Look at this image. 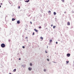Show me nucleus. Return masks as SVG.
Here are the masks:
<instances>
[{"label":"nucleus","instance_id":"obj_10","mask_svg":"<svg viewBox=\"0 0 74 74\" xmlns=\"http://www.w3.org/2000/svg\"><path fill=\"white\" fill-rule=\"evenodd\" d=\"M50 42H52V40H49Z\"/></svg>","mask_w":74,"mask_h":74},{"label":"nucleus","instance_id":"obj_24","mask_svg":"<svg viewBox=\"0 0 74 74\" xmlns=\"http://www.w3.org/2000/svg\"><path fill=\"white\" fill-rule=\"evenodd\" d=\"M21 58H19V60H21Z\"/></svg>","mask_w":74,"mask_h":74},{"label":"nucleus","instance_id":"obj_13","mask_svg":"<svg viewBox=\"0 0 74 74\" xmlns=\"http://www.w3.org/2000/svg\"><path fill=\"white\" fill-rule=\"evenodd\" d=\"M40 38L42 40H43V38H42V37H41Z\"/></svg>","mask_w":74,"mask_h":74},{"label":"nucleus","instance_id":"obj_3","mask_svg":"<svg viewBox=\"0 0 74 74\" xmlns=\"http://www.w3.org/2000/svg\"><path fill=\"white\" fill-rule=\"evenodd\" d=\"M28 70H29V71H31L32 70V68H29Z\"/></svg>","mask_w":74,"mask_h":74},{"label":"nucleus","instance_id":"obj_29","mask_svg":"<svg viewBox=\"0 0 74 74\" xmlns=\"http://www.w3.org/2000/svg\"><path fill=\"white\" fill-rule=\"evenodd\" d=\"M45 52L46 53H47V51H45Z\"/></svg>","mask_w":74,"mask_h":74},{"label":"nucleus","instance_id":"obj_33","mask_svg":"<svg viewBox=\"0 0 74 74\" xmlns=\"http://www.w3.org/2000/svg\"><path fill=\"white\" fill-rule=\"evenodd\" d=\"M66 13V12H65V13Z\"/></svg>","mask_w":74,"mask_h":74},{"label":"nucleus","instance_id":"obj_17","mask_svg":"<svg viewBox=\"0 0 74 74\" xmlns=\"http://www.w3.org/2000/svg\"><path fill=\"white\" fill-rule=\"evenodd\" d=\"M32 35L33 36H34V32H33Z\"/></svg>","mask_w":74,"mask_h":74},{"label":"nucleus","instance_id":"obj_30","mask_svg":"<svg viewBox=\"0 0 74 74\" xmlns=\"http://www.w3.org/2000/svg\"><path fill=\"white\" fill-rule=\"evenodd\" d=\"M1 7V6L0 5V8Z\"/></svg>","mask_w":74,"mask_h":74},{"label":"nucleus","instance_id":"obj_22","mask_svg":"<svg viewBox=\"0 0 74 74\" xmlns=\"http://www.w3.org/2000/svg\"><path fill=\"white\" fill-rule=\"evenodd\" d=\"M51 27H52V26H53V25L52 24L51 25Z\"/></svg>","mask_w":74,"mask_h":74},{"label":"nucleus","instance_id":"obj_6","mask_svg":"<svg viewBox=\"0 0 74 74\" xmlns=\"http://www.w3.org/2000/svg\"><path fill=\"white\" fill-rule=\"evenodd\" d=\"M34 31H35L36 32H38V31L36 29H34Z\"/></svg>","mask_w":74,"mask_h":74},{"label":"nucleus","instance_id":"obj_20","mask_svg":"<svg viewBox=\"0 0 74 74\" xmlns=\"http://www.w3.org/2000/svg\"><path fill=\"white\" fill-rule=\"evenodd\" d=\"M44 71H46V70H45V69H44Z\"/></svg>","mask_w":74,"mask_h":74},{"label":"nucleus","instance_id":"obj_28","mask_svg":"<svg viewBox=\"0 0 74 74\" xmlns=\"http://www.w3.org/2000/svg\"><path fill=\"white\" fill-rule=\"evenodd\" d=\"M1 5H2V3H1Z\"/></svg>","mask_w":74,"mask_h":74},{"label":"nucleus","instance_id":"obj_25","mask_svg":"<svg viewBox=\"0 0 74 74\" xmlns=\"http://www.w3.org/2000/svg\"><path fill=\"white\" fill-rule=\"evenodd\" d=\"M18 8H19V9L20 8V6L18 7Z\"/></svg>","mask_w":74,"mask_h":74},{"label":"nucleus","instance_id":"obj_16","mask_svg":"<svg viewBox=\"0 0 74 74\" xmlns=\"http://www.w3.org/2000/svg\"><path fill=\"white\" fill-rule=\"evenodd\" d=\"M39 29H41V27L40 26L39 27Z\"/></svg>","mask_w":74,"mask_h":74},{"label":"nucleus","instance_id":"obj_8","mask_svg":"<svg viewBox=\"0 0 74 74\" xmlns=\"http://www.w3.org/2000/svg\"><path fill=\"white\" fill-rule=\"evenodd\" d=\"M53 14H54V15H55L56 14V12H54Z\"/></svg>","mask_w":74,"mask_h":74},{"label":"nucleus","instance_id":"obj_34","mask_svg":"<svg viewBox=\"0 0 74 74\" xmlns=\"http://www.w3.org/2000/svg\"><path fill=\"white\" fill-rule=\"evenodd\" d=\"M27 37H26V38H27Z\"/></svg>","mask_w":74,"mask_h":74},{"label":"nucleus","instance_id":"obj_1","mask_svg":"<svg viewBox=\"0 0 74 74\" xmlns=\"http://www.w3.org/2000/svg\"><path fill=\"white\" fill-rule=\"evenodd\" d=\"M1 46L2 48H4L5 47V45L4 44L2 43L1 44Z\"/></svg>","mask_w":74,"mask_h":74},{"label":"nucleus","instance_id":"obj_35","mask_svg":"<svg viewBox=\"0 0 74 74\" xmlns=\"http://www.w3.org/2000/svg\"><path fill=\"white\" fill-rule=\"evenodd\" d=\"M27 37H26V38H27Z\"/></svg>","mask_w":74,"mask_h":74},{"label":"nucleus","instance_id":"obj_2","mask_svg":"<svg viewBox=\"0 0 74 74\" xmlns=\"http://www.w3.org/2000/svg\"><path fill=\"white\" fill-rule=\"evenodd\" d=\"M66 56H68V57H69L70 56V54L69 53L67 54Z\"/></svg>","mask_w":74,"mask_h":74},{"label":"nucleus","instance_id":"obj_19","mask_svg":"<svg viewBox=\"0 0 74 74\" xmlns=\"http://www.w3.org/2000/svg\"><path fill=\"white\" fill-rule=\"evenodd\" d=\"M47 60L48 61V62H49V59H47Z\"/></svg>","mask_w":74,"mask_h":74},{"label":"nucleus","instance_id":"obj_9","mask_svg":"<svg viewBox=\"0 0 74 74\" xmlns=\"http://www.w3.org/2000/svg\"><path fill=\"white\" fill-rule=\"evenodd\" d=\"M16 69H14V70H13V71H14V72H15V71H16Z\"/></svg>","mask_w":74,"mask_h":74},{"label":"nucleus","instance_id":"obj_31","mask_svg":"<svg viewBox=\"0 0 74 74\" xmlns=\"http://www.w3.org/2000/svg\"><path fill=\"white\" fill-rule=\"evenodd\" d=\"M9 74H11V73H10Z\"/></svg>","mask_w":74,"mask_h":74},{"label":"nucleus","instance_id":"obj_21","mask_svg":"<svg viewBox=\"0 0 74 74\" xmlns=\"http://www.w3.org/2000/svg\"><path fill=\"white\" fill-rule=\"evenodd\" d=\"M23 48H25L24 46H23Z\"/></svg>","mask_w":74,"mask_h":74},{"label":"nucleus","instance_id":"obj_27","mask_svg":"<svg viewBox=\"0 0 74 74\" xmlns=\"http://www.w3.org/2000/svg\"><path fill=\"white\" fill-rule=\"evenodd\" d=\"M30 23H31V24H32V22H31Z\"/></svg>","mask_w":74,"mask_h":74},{"label":"nucleus","instance_id":"obj_7","mask_svg":"<svg viewBox=\"0 0 74 74\" xmlns=\"http://www.w3.org/2000/svg\"><path fill=\"white\" fill-rule=\"evenodd\" d=\"M15 19H16L15 18H12V21H15Z\"/></svg>","mask_w":74,"mask_h":74},{"label":"nucleus","instance_id":"obj_14","mask_svg":"<svg viewBox=\"0 0 74 74\" xmlns=\"http://www.w3.org/2000/svg\"><path fill=\"white\" fill-rule=\"evenodd\" d=\"M61 1L62 2H64V0H61Z\"/></svg>","mask_w":74,"mask_h":74},{"label":"nucleus","instance_id":"obj_12","mask_svg":"<svg viewBox=\"0 0 74 74\" xmlns=\"http://www.w3.org/2000/svg\"><path fill=\"white\" fill-rule=\"evenodd\" d=\"M48 12L49 14V13H51V12L50 11H49Z\"/></svg>","mask_w":74,"mask_h":74},{"label":"nucleus","instance_id":"obj_26","mask_svg":"<svg viewBox=\"0 0 74 74\" xmlns=\"http://www.w3.org/2000/svg\"><path fill=\"white\" fill-rule=\"evenodd\" d=\"M67 63H69V61H66Z\"/></svg>","mask_w":74,"mask_h":74},{"label":"nucleus","instance_id":"obj_4","mask_svg":"<svg viewBox=\"0 0 74 74\" xmlns=\"http://www.w3.org/2000/svg\"><path fill=\"white\" fill-rule=\"evenodd\" d=\"M67 25L69 26H70V23L69 22H68L67 23Z\"/></svg>","mask_w":74,"mask_h":74},{"label":"nucleus","instance_id":"obj_11","mask_svg":"<svg viewBox=\"0 0 74 74\" xmlns=\"http://www.w3.org/2000/svg\"><path fill=\"white\" fill-rule=\"evenodd\" d=\"M29 0L25 1V2H27V3H28V2H29Z\"/></svg>","mask_w":74,"mask_h":74},{"label":"nucleus","instance_id":"obj_23","mask_svg":"<svg viewBox=\"0 0 74 74\" xmlns=\"http://www.w3.org/2000/svg\"><path fill=\"white\" fill-rule=\"evenodd\" d=\"M56 44H58V42H56Z\"/></svg>","mask_w":74,"mask_h":74},{"label":"nucleus","instance_id":"obj_18","mask_svg":"<svg viewBox=\"0 0 74 74\" xmlns=\"http://www.w3.org/2000/svg\"><path fill=\"white\" fill-rule=\"evenodd\" d=\"M30 66H32V64L30 63Z\"/></svg>","mask_w":74,"mask_h":74},{"label":"nucleus","instance_id":"obj_15","mask_svg":"<svg viewBox=\"0 0 74 74\" xmlns=\"http://www.w3.org/2000/svg\"><path fill=\"white\" fill-rule=\"evenodd\" d=\"M55 27H56V26H53V29H55Z\"/></svg>","mask_w":74,"mask_h":74},{"label":"nucleus","instance_id":"obj_5","mask_svg":"<svg viewBox=\"0 0 74 74\" xmlns=\"http://www.w3.org/2000/svg\"><path fill=\"white\" fill-rule=\"evenodd\" d=\"M17 23L18 24H19V23H20V21H17Z\"/></svg>","mask_w":74,"mask_h":74},{"label":"nucleus","instance_id":"obj_32","mask_svg":"<svg viewBox=\"0 0 74 74\" xmlns=\"http://www.w3.org/2000/svg\"><path fill=\"white\" fill-rule=\"evenodd\" d=\"M20 1H21V0H20Z\"/></svg>","mask_w":74,"mask_h":74}]
</instances>
